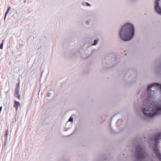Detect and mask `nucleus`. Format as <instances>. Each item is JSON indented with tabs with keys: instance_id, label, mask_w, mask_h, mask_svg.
Returning a JSON list of instances; mask_svg holds the SVG:
<instances>
[{
	"instance_id": "nucleus-1",
	"label": "nucleus",
	"mask_w": 161,
	"mask_h": 161,
	"mask_svg": "<svg viewBox=\"0 0 161 161\" xmlns=\"http://www.w3.org/2000/svg\"><path fill=\"white\" fill-rule=\"evenodd\" d=\"M134 33L133 25L130 23H127L122 27L119 35L121 39L124 41L130 40L133 37Z\"/></svg>"
},
{
	"instance_id": "nucleus-2",
	"label": "nucleus",
	"mask_w": 161,
	"mask_h": 161,
	"mask_svg": "<svg viewBox=\"0 0 161 161\" xmlns=\"http://www.w3.org/2000/svg\"><path fill=\"white\" fill-rule=\"evenodd\" d=\"M161 139V133L157 134L154 138H152L151 140L154 141L155 144L153 147V150L158 158L161 161V154L159 153L158 149L157 148V144L158 140Z\"/></svg>"
},
{
	"instance_id": "nucleus-3",
	"label": "nucleus",
	"mask_w": 161,
	"mask_h": 161,
	"mask_svg": "<svg viewBox=\"0 0 161 161\" xmlns=\"http://www.w3.org/2000/svg\"><path fill=\"white\" fill-rule=\"evenodd\" d=\"M136 152V156L138 159L142 160L145 158V153L141 147H138Z\"/></svg>"
},
{
	"instance_id": "nucleus-4",
	"label": "nucleus",
	"mask_w": 161,
	"mask_h": 161,
	"mask_svg": "<svg viewBox=\"0 0 161 161\" xmlns=\"http://www.w3.org/2000/svg\"><path fill=\"white\" fill-rule=\"evenodd\" d=\"M154 8L155 11L161 14V0H155Z\"/></svg>"
},
{
	"instance_id": "nucleus-5",
	"label": "nucleus",
	"mask_w": 161,
	"mask_h": 161,
	"mask_svg": "<svg viewBox=\"0 0 161 161\" xmlns=\"http://www.w3.org/2000/svg\"><path fill=\"white\" fill-rule=\"evenodd\" d=\"M19 89L18 88H16L15 90V94L16 97L18 99H20V96L19 94Z\"/></svg>"
},
{
	"instance_id": "nucleus-6",
	"label": "nucleus",
	"mask_w": 161,
	"mask_h": 161,
	"mask_svg": "<svg viewBox=\"0 0 161 161\" xmlns=\"http://www.w3.org/2000/svg\"><path fill=\"white\" fill-rule=\"evenodd\" d=\"M20 105V103L19 102L16 101H14V107H15L16 110H17L18 107Z\"/></svg>"
},
{
	"instance_id": "nucleus-7",
	"label": "nucleus",
	"mask_w": 161,
	"mask_h": 161,
	"mask_svg": "<svg viewBox=\"0 0 161 161\" xmlns=\"http://www.w3.org/2000/svg\"><path fill=\"white\" fill-rule=\"evenodd\" d=\"M10 7H8V10H7L6 12L5 13V17H4V19L5 18V17H6V16L7 14L8 13L9 11V9H10Z\"/></svg>"
},
{
	"instance_id": "nucleus-8",
	"label": "nucleus",
	"mask_w": 161,
	"mask_h": 161,
	"mask_svg": "<svg viewBox=\"0 0 161 161\" xmlns=\"http://www.w3.org/2000/svg\"><path fill=\"white\" fill-rule=\"evenodd\" d=\"M3 42H4V40H3L2 41V43L0 45V48L1 49H3Z\"/></svg>"
},
{
	"instance_id": "nucleus-9",
	"label": "nucleus",
	"mask_w": 161,
	"mask_h": 161,
	"mask_svg": "<svg viewBox=\"0 0 161 161\" xmlns=\"http://www.w3.org/2000/svg\"><path fill=\"white\" fill-rule=\"evenodd\" d=\"M73 118H72V117H70L69 118V121L71 122V121H73Z\"/></svg>"
},
{
	"instance_id": "nucleus-10",
	"label": "nucleus",
	"mask_w": 161,
	"mask_h": 161,
	"mask_svg": "<svg viewBox=\"0 0 161 161\" xmlns=\"http://www.w3.org/2000/svg\"><path fill=\"white\" fill-rule=\"evenodd\" d=\"M97 41L96 40H95L94 41V43L92 44V45H95L96 44L97 42Z\"/></svg>"
},
{
	"instance_id": "nucleus-11",
	"label": "nucleus",
	"mask_w": 161,
	"mask_h": 161,
	"mask_svg": "<svg viewBox=\"0 0 161 161\" xmlns=\"http://www.w3.org/2000/svg\"><path fill=\"white\" fill-rule=\"evenodd\" d=\"M19 83H18L16 88H18V89H19Z\"/></svg>"
},
{
	"instance_id": "nucleus-12",
	"label": "nucleus",
	"mask_w": 161,
	"mask_h": 161,
	"mask_svg": "<svg viewBox=\"0 0 161 161\" xmlns=\"http://www.w3.org/2000/svg\"><path fill=\"white\" fill-rule=\"evenodd\" d=\"M8 135V131H7L5 134V136H7Z\"/></svg>"
},
{
	"instance_id": "nucleus-13",
	"label": "nucleus",
	"mask_w": 161,
	"mask_h": 161,
	"mask_svg": "<svg viewBox=\"0 0 161 161\" xmlns=\"http://www.w3.org/2000/svg\"><path fill=\"white\" fill-rule=\"evenodd\" d=\"M86 4L88 6H90V4H89V3H86Z\"/></svg>"
},
{
	"instance_id": "nucleus-14",
	"label": "nucleus",
	"mask_w": 161,
	"mask_h": 161,
	"mask_svg": "<svg viewBox=\"0 0 161 161\" xmlns=\"http://www.w3.org/2000/svg\"><path fill=\"white\" fill-rule=\"evenodd\" d=\"M2 109V107H0V112H1Z\"/></svg>"
}]
</instances>
